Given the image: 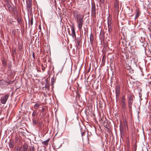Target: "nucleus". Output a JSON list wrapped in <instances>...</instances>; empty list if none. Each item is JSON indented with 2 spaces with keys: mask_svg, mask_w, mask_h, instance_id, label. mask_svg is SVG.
Here are the masks:
<instances>
[{
  "mask_svg": "<svg viewBox=\"0 0 151 151\" xmlns=\"http://www.w3.org/2000/svg\"><path fill=\"white\" fill-rule=\"evenodd\" d=\"M30 24L32 25L33 24V18H32L30 20Z\"/></svg>",
  "mask_w": 151,
  "mask_h": 151,
  "instance_id": "28",
  "label": "nucleus"
},
{
  "mask_svg": "<svg viewBox=\"0 0 151 151\" xmlns=\"http://www.w3.org/2000/svg\"><path fill=\"white\" fill-rule=\"evenodd\" d=\"M21 147H15L14 149V151H20L21 149Z\"/></svg>",
  "mask_w": 151,
  "mask_h": 151,
  "instance_id": "20",
  "label": "nucleus"
},
{
  "mask_svg": "<svg viewBox=\"0 0 151 151\" xmlns=\"http://www.w3.org/2000/svg\"><path fill=\"white\" fill-rule=\"evenodd\" d=\"M48 141H49V140H47L46 141H43V142H42V143L43 144H44L45 145H47L48 144Z\"/></svg>",
  "mask_w": 151,
  "mask_h": 151,
  "instance_id": "24",
  "label": "nucleus"
},
{
  "mask_svg": "<svg viewBox=\"0 0 151 151\" xmlns=\"http://www.w3.org/2000/svg\"><path fill=\"white\" fill-rule=\"evenodd\" d=\"M137 147V146L136 145H135L134 146V151H136Z\"/></svg>",
  "mask_w": 151,
  "mask_h": 151,
  "instance_id": "32",
  "label": "nucleus"
},
{
  "mask_svg": "<svg viewBox=\"0 0 151 151\" xmlns=\"http://www.w3.org/2000/svg\"><path fill=\"white\" fill-rule=\"evenodd\" d=\"M6 83H7L8 84H11V82L10 81L9 82H6L4 80H1L0 81V85L1 86H3L6 85Z\"/></svg>",
  "mask_w": 151,
  "mask_h": 151,
  "instance_id": "9",
  "label": "nucleus"
},
{
  "mask_svg": "<svg viewBox=\"0 0 151 151\" xmlns=\"http://www.w3.org/2000/svg\"><path fill=\"white\" fill-rule=\"evenodd\" d=\"M7 5L8 8L9 9L12 8V6H11L9 4H7Z\"/></svg>",
  "mask_w": 151,
  "mask_h": 151,
  "instance_id": "25",
  "label": "nucleus"
},
{
  "mask_svg": "<svg viewBox=\"0 0 151 151\" xmlns=\"http://www.w3.org/2000/svg\"><path fill=\"white\" fill-rule=\"evenodd\" d=\"M38 122V121L36 120H34L33 121V123L35 124H36Z\"/></svg>",
  "mask_w": 151,
  "mask_h": 151,
  "instance_id": "26",
  "label": "nucleus"
},
{
  "mask_svg": "<svg viewBox=\"0 0 151 151\" xmlns=\"http://www.w3.org/2000/svg\"><path fill=\"white\" fill-rule=\"evenodd\" d=\"M150 37H151V34H150Z\"/></svg>",
  "mask_w": 151,
  "mask_h": 151,
  "instance_id": "38",
  "label": "nucleus"
},
{
  "mask_svg": "<svg viewBox=\"0 0 151 151\" xmlns=\"http://www.w3.org/2000/svg\"><path fill=\"white\" fill-rule=\"evenodd\" d=\"M136 14L134 18L135 20L137 19L139 17L140 14V12L138 9H137L136 10Z\"/></svg>",
  "mask_w": 151,
  "mask_h": 151,
  "instance_id": "12",
  "label": "nucleus"
},
{
  "mask_svg": "<svg viewBox=\"0 0 151 151\" xmlns=\"http://www.w3.org/2000/svg\"><path fill=\"white\" fill-rule=\"evenodd\" d=\"M9 97V95H6L4 96L1 97V102L3 104H5L8 99Z\"/></svg>",
  "mask_w": 151,
  "mask_h": 151,
  "instance_id": "4",
  "label": "nucleus"
},
{
  "mask_svg": "<svg viewBox=\"0 0 151 151\" xmlns=\"http://www.w3.org/2000/svg\"><path fill=\"white\" fill-rule=\"evenodd\" d=\"M19 50H20V51H21L22 50V47H21V48H19Z\"/></svg>",
  "mask_w": 151,
  "mask_h": 151,
  "instance_id": "36",
  "label": "nucleus"
},
{
  "mask_svg": "<svg viewBox=\"0 0 151 151\" xmlns=\"http://www.w3.org/2000/svg\"><path fill=\"white\" fill-rule=\"evenodd\" d=\"M120 90V87L119 85H117L115 87V92L116 93V101L119 100Z\"/></svg>",
  "mask_w": 151,
  "mask_h": 151,
  "instance_id": "3",
  "label": "nucleus"
},
{
  "mask_svg": "<svg viewBox=\"0 0 151 151\" xmlns=\"http://www.w3.org/2000/svg\"><path fill=\"white\" fill-rule=\"evenodd\" d=\"M97 122L96 121V122ZM95 123H96V119H95Z\"/></svg>",
  "mask_w": 151,
  "mask_h": 151,
  "instance_id": "39",
  "label": "nucleus"
},
{
  "mask_svg": "<svg viewBox=\"0 0 151 151\" xmlns=\"http://www.w3.org/2000/svg\"><path fill=\"white\" fill-rule=\"evenodd\" d=\"M108 29L109 31H110L111 30V22L110 21V22L109 21V20L108 19Z\"/></svg>",
  "mask_w": 151,
  "mask_h": 151,
  "instance_id": "16",
  "label": "nucleus"
},
{
  "mask_svg": "<svg viewBox=\"0 0 151 151\" xmlns=\"http://www.w3.org/2000/svg\"><path fill=\"white\" fill-rule=\"evenodd\" d=\"M114 7L116 10H118L119 9V2L116 0L114 4Z\"/></svg>",
  "mask_w": 151,
  "mask_h": 151,
  "instance_id": "11",
  "label": "nucleus"
},
{
  "mask_svg": "<svg viewBox=\"0 0 151 151\" xmlns=\"http://www.w3.org/2000/svg\"><path fill=\"white\" fill-rule=\"evenodd\" d=\"M113 61V58H111L110 59V63H112Z\"/></svg>",
  "mask_w": 151,
  "mask_h": 151,
  "instance_id": "33",
  "label": "nucleus"
},
{
  "mask_svg": "<svg viewBox=\"0 0 151 151\" xmlns=\"http://www.w3.org/2000/svg\"><path fill=\"white\" fill-rule=\"evenodd\" d=\"M134 96L131 93L128 94L127 97L128 101H133V97Z\"/></svg>",
  "mask_w": 151,
  "mask_h": 151,
  "instance_id": "8",
  "label": "nucleus"
},
{
  "mask_svg": "<svg viewBox=\"0 0 151 151\" xmlns=\"http://www.w3.org/2000/svg\"><path fill=\"white\" fill-rule=\"evenodd\" d=\"M93 2L92 3V14H93L94 13V4H93L94 3V1H93Z\"/></svg>",
  "mask_w": 151,
  "mask_h": 151,
  "instance_id": "18",
  "label": "nucleus"
},
{
  "mask_svg": "<svg viewBox=\"0 0 151 151\" xmlns=\"http://www.w3.org/2000/svg\"><path fill=\"white\" fill-rule=\"evenodd\" d=\"M127 151H129V150H127Z\"/></svg>",
  "mask_w": 151,
  "mask_h": 151,
  "instance_id": "45",
  "label": "nucleus"
},
{
  "mask_svg": "<svg viewBox=\"0 0 151 151\" xmlns=\"http://www.w3.org/2000/svg\"><path fill=\"white\" fill-rule=\"evenodd\" d=\"M121 103L122 108L124 111L126 110V104L125 102V96L124 95L122 96Z\"/></svg>",
  "mask_w": 151,
  "mask_h": 151,
  "instance_id": "2",
  "label": "nucleus"
},
{
  "mask_svg": "<svg viewBox=\"0 0 151 151\" xmlns=\"http://www.w3.org/2000/svg\"><path fill=\"white\" fill-rule=\"evenodd\" d=\"M90 42L93 48H94V37L93 34H91L90 36Z\"/></svg>",
  "mask_w": 151,
  "mask_h": 151,
  "instance_id": "7",
  "label": "nucleus"
},
{
  "mask_svg": "<svg viewBox=\"0 0 151 151\" xmlns=\"http://www.w3.org/2000/svg\"><path fill=\"white\" fill-rule=\"evenodd\" d=\"M22 151H29L28 150V146L27 144H24L22 147Z\"/></svg>",
  "mask_w": 151,
  "mask_h": 151,
  "instance_id": "10",
  "label": "nucleus"
},
{
  "mask_svg": "<svg viewBox=\"0 0 151 151\" xmlns=\"http://www.w3.org/2000/svg\"><path fill=\"white\" fill-rule=\"evenodd\" d=\"M133 101H128V107L129 109L130 110L132 109V104Z\"/></svg>",
  "mask_w": 151,
  "mask_h": 151,
  "instance_id": "15",
  "label": "nucleus"
},
{
  "mask_svg": "<svg viewBox=\"0 0 151 151\" xmlns=\"http://www.w3.org/2000/svg\"><path fill=\"white\" fill-rule=\"evenodd\" d=\"M93 115H94V114H93Z\"/></svg>",
  "mask_w": 151,
  "mask_h": 151,
  "instance_id": "44",
  "label": "nucleus"
},
{
  "mask_svg": "<svg viewBox=\"0 0 151 151\" xmlns=\"http://www.w3.org/2000/svg\"><path fill=\"white\" fill-rule=\"evenodd\" d=\"M95 131H96V128H95Z\"/></svg>",
  "mask_w": 151,
  "mask_h": 151,
  "instance_id": "41",
  "label": "nucleus"
},
{
  "mask_svg": "<svg viewBox=\"0 0 151 151\" xmlns=\"http://www.w3.org/2000/svg\"><path fill=\"white\" fill-rule=\"evenodd\" d=\"M45 108H44V107H43L42 108V110L40 111L42 112H44L45 111Z\"/></svg>",
  "mask_w": 151,
  "mask_h": 151,
  "instance_id": "31",
  "label": "nucleus"
},
{
  "mask_svg": "<svg viewBox=\"0 0 151 151\" xmlns=\"http://www.w3.org/2000/svg\"><path fill=\"white\" fill-rule=\"evenodd\" d=\"M95 12L96 11V8H95Z\"/></svg>",
  "mask_w": 151,
  "mask_h": 151,
  "instance_id": "42",
  "label": "nucleus"
},
{
  "mask_svg": "<svg viewBox=\"0 0 151 151\" xmlns=\"http://www.w3.org/2000/svg\"><path fill=\"white\" fill-rule=\"evenodd\" d=\"M41 65L42 70L44 71L45 70V66H43V64H42Z\"/></svg>",
  "mask_w": 151,
  "mask_h": 151,
  "instance_id": "27",
  "label": "nucleus"
},
{
  "mask_svg": "<svg viewBox=\"0 0 151 151\" xmlns=\"http://www.w3.org/2000/svg\"><path fill=\"white\" fill-rule=\"evenodd\" d=\"M9 147L10 148H12L14 145V143L13 142L10 141L9 144Z\"/></svg>",
  "mask_w": 151,
  "mask_h": 151,
  "instance_id": "19",
  "label": "nucleus"
},
{
  "mask_svg": "<svg viewBox=\"0 0 151 151\" xmlns=\"http://www.w3.org/2000/svg\"><path fill=\"white\" fill-rule=\"evenodd\" d=\"M42 104H40L38 103H36L34 106V108L35 109H37Z\"/></svg>",
  "mask_w": 151,
  "mask_h": 151,
  "instance_id": "17",
  "label": "nucleus"
},
{
  "mask_svg": "<svg viewBox=\"0 0 151 151\" xmlns=\"http://www.w3.org/2000/svg\"><path fill=\"white\" fill-rule=\"evenodd\" d=\"M140 41L143 43L142 46L144 47L146 45L145 40V37H141V39H140Z\"/></svg>",
  "mask_w": 151,
  "mask_h": 151,
  "instance_id": "13",
  "label": "nucleus"
},
{
  "mask_svg": "<svg viewBox=\"0 0 151 151\" xmlns=\"http://www.w3.org/2000/svg\"><path fill=\"white\" fill-rule=\"evenodd\" d=\"M2 64L4 66H5L6 65V64L5 61H3Z\"/></svg>",
  "mask_w": 151,
  "mask_h": 151,
  "instance_id": "29",
  "label": "nucleus"
},
{
  "mask_svg": "<svg viewBox=\"0 0 151 151\" xmlns=\"http://www.w3.org/2000/svg\"><path fill=\"white\" fill-rule=\"evenodd\" d=\"M124 125L125 127H126L128 129V125L127 123V122L126 120H125L124 121Z\"/></svg>",
  "mask_w": 151,
  "mask_h": 151,
  "instance_id": "22",
  "label": "nucleus"
},
{
  "mask_svg": "<svg viewBox=\"0 0 151 151\" xmlns=\"http://www.w3.org/2000/svg\"><path fill=\"white\" fill-rule=\"evenodd\" d=\"M71 30H72V34L73 35L75 36H76V33H75V32L74 28L73 27L72 28Z\"/></svg>",
  "mask_w": 151,
  "mask_h": 151,
  "instance_id": "21",
  "label": "nucleus"
},
{
  "mask_svg": "<svg viewBox=\"0 0 151 151\" xmlns=\"http://www.w3.org/2000/svg\"><path fill=\"white\" fill-rule=\"evenodd\" d=\"M80 130L81 132V135L82 137V139L83 140V136L85 135L86 131L85 130H83V128L82 127L81 128Z\"/></svg>",
  "mask_w": 151,
  "mask_h": 151,
  "instance_id": "14",
  "label": "nucleus"
},
{
  "mask_svg": "<svg viewBox=\"0 0 151 151\" xmlns=\"http://www.w3.org/2000/svg\"><path fill=\"white\" fill-rule=\"evenodd\" d=\"M104 57L103 56V58H102V61H103V62L104 61V62H105V60H104Z\"/></svg>",
  "mask_w": 151,
  "mask_h": 151,
  "instance_id": "34",
  "label": "nucleus"
},
{
  "mask_svg": "<svg viewBox=\"0 0 151 151\" xmlns=\"http://www.w3.org/2000/svg\"><path fill=\"white\" fill-rule=\"evenodd\" d=\"M120 133L121 135V137L123 138L124 137V130L123 125L120 124L119 126Z\"/></svg>",
  "mask_w": 151,
  "mask_h": 151,
  "instance_id": "5",
  "label": "nucleus"
},
{
  "mask_svg": "<svg viewBox=\"0 0 151 151\" xmlns=\"http://www.w3.org/2000/svg\"><path fill=\"white\" fill-rule=\"evenodd\" d=\"M19 20L18 19L17 20V21L19 22Z\"/></svg>",
  "mask_w": 151,
  "mask_h": 151,
  "instance_id": "40",
  "label": "nucleus"
},
{
  "mask_svg": "<svg viewBox=\"0 0 151 151\" xmlns=\"http://www.w3.org/2000/svg\"><path fill=\"white\" fill-rule=\"evenodd\" d=\"M39 29H41V26L40 25V26H39Z\"/></svg>",
  "mask_w": 151,
  "mask_h": 151,
  "instance_id": "37",
  "label": "nucleus"
},
{
  "mask_svg": "<svg viewBox=\"0 0 151 151\" xmlns=\"http://www.w3.org/2000/svg\"><path fill=\"white\" fill-rule=\"evenodd\" d=\"M36 115V113L34 111L32 114V116H35Z\"/></svg>",
  "mask_w": 151,
  "mask_h": 151,
  "instance_id": "30",
  "label": "nucleus"
},
{
  "mask_svg": "<svg viewBox=\"0 0 151 151\" xmlns=\"http://www.w3.org/2000/svg\"><path fill=\"white\" fill-rule=\"evenodd\" d=\"M74 16L76 18L78 28L81 31L83 23L84 16L82 15L77 14H74Z\"/></svg>",
  "mask_w": 151,
  "mask_h": 151,
  "instance_id": "1",
  "label": "nucleus"
},
{
  "mask_svg": "<svg viewBox=\"0 0 151 151\" xmlns=\"http://www.w3.org/2000/svg\"><path fill=\"white\" fill-rule=\"evenodd\" d=\"M32 0H28L26 3L27 4V8L28 10H30L32 9Z\"/></svg>",
  "mask_w": 151,
  "mask_h": 151,
  "instance_id": "6",
  "label": "nucleus"
},
{
  "mask_svg": "<svg viewBox=\"0 0 151 151\" xmlns=\"http://www.w3.org/2000/svg\"><path fill=\"white\" fill-rule=\"evenodd\" d=\"M35 150V148L34 146H31L29 148V151H34Z\"/></svg>",
  "mask_w": 151,
  "mask_h": 151,
  "instance_id": "23",
  "label": "nucleus"
},
{
  "mask_svg": "<svg viewBox=\"0 0 151 151\" xmlns=\"http://www.w3.org/2000/svg\"><path fill=\"white\" fill-rule=\"evenodd\" d=\"M104 0H100V1H101V2H104Z\"/></svg>",
  "mask_w": 151,
  "mask_h": 151,
  "instance_id": "35",
  "label": "nucleus"
},
{
  "mask_svg": "<svg viewBox=\"0 0 151 151\" xmlns=\"http://www.w3.org/2000/svg\"><path fill=\"white\" fill-rule=\"evenodd\" d=\"M97 105H98V104H97Z\"/></svg>",
  "mask_w": 151,
  "mask_h": 151,
  "instance_id": "43",
  "label": "nucleus"
}]
</instances>
